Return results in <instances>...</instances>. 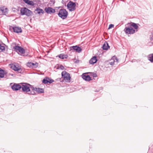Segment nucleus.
<instances>
[{"label": "nucleus", "instance_id": "1", "mask_svg": "<svg viewBox=\"0 0 153 153\" xmlns=\"http://www.w3.org/2000/svg\"><path fill=\"white\" fill-rule=\"evenodd\" d=\"M20 12L22 15H25L27 16H32L33 14L32 12L26 7L22 8Z\"/></svg>", "mask_w": 153, "mask_h": 153}, {"label": "nucleus", "instance_id": "2", "mask_svg": "<svg viewBox=\"0 0 153 153\" xmlns=\"http://www.w3.org/2000/svg\"><path fill=\"white\" fill-rule=\"evenodd\" d=\"M124 31L126 34H133L135 32V30L131 27L128 23L127 24Z\"/></svg>", "mask_w": 153, "mask_h": 153}, {"label": "nucleus", "instance_id": "3", "mask_svg": "<svg viewBox=\"0 0 153 153\" xmlns=\"http://www.w3.org/2000/svg\"><path fill=\"white\" fill-rule=\"evenodd\" d=\"M58 16L63 19H65L68 16V12L65 9H62L59 10L58 13Z\"/></svg>", "mask_w": 153, "mask_h": 153}, {"label": "nucleus", "instance_id": "4", "mask_svg": "<svg viewBox=\"0 0 153 153\" xmlns=\"http://www.w3.org/2000/svg\"><path fill=\"white\" fill-rule=\"evenodd\" d=\"M62 76L64 79L67 82H69L71 78L70 74L65 71H63L62 72Z\"/></svg>", "mask_w": 153, "mask_h": 153}, {"label": "nucleus", "instance_id": "5", "mask_svg": "<svg viewBox=\"0 0 153 153\" xmlns=\"http://www.w3.org/2000/svg\"><path fill=\"white\" fill-rule=\"evenodd\" d=\"M76 6V4L71 1H69L67 5L68 9L70 11H71L75 10Z\"/></svg>", "mask_w": 153, "mask_h": 153}, {"label": "nucleus", "instance_id": "6", "mask_svg": "<svg viewBox=\"0 0 153 153\" xmlns=\"http://www.w3.org/2000/svg\"><path fill=\"white\" fill-rule=\"evenodd\" d=\"M21 84V88L22 90L24 92H28L30 91V89L29 86H30L29 84H27L26 83H20Z\"/></svg>", "mask_w": 153, "mask_h": 153}, {"label": "nucleus", "instance_id": "7", "mask_svg": "<svg viewBox=\"0 0 153 153\" xmlns=\"http://www.w3.org/2000/svg\"><path fill=\"white\" fill-rule=\"evenodd\" d=\"M13 48L15 51L19 52L22 54H24L25 53V50L21 47L18 46H15L13 47Z\"/></svg>", "mask_w": 153, "mask_h": 153}, {"label": "nucleus", "instance_id": "8", "mask_svg": "<svg viewBox=\"0 0 153 153\" xmlns=\"http://www.w3.org/2000/svg\"><path fill=\"white\" fill-rule=\"evenodd\" d=\"M21 85L19 84L14 83L13 85L11 86V88L14 91H17L21 88Z\"/></svg>", "mask_w": 153, "mask_h": 153}, {"label": "nucleus", "instance_id": "9", "mask_svg": "<svg viewBox=\"0 0 153 153\" xmlns=\"http://www.w3.org/2000/svg\"><path fill=\"white\" fill-rule=\"evenodd\" d=\"M11 68L15 71H18L19 73H21L22 70L19 67H17L15 65L13 64H11Z\"/></svg>", "mask_w": 153, "mask_h": 153}, {"label": "nucleus", "instance_id": "10", "mask_svg": "<svg viewBox=\"0 0 153 153\" xmlns=\"http://www.w3.org/2000/svg\"><path fill=\"white\" fill-rule=\"evenodd\" d=\"M45 10L46 13L48 14H51L55 12V10L51 7H46L45 9Z\"/></svg>", "mask_w": 153, "mask_h": 153}, {"label": "nucleus", "instance_id": "11", "mask_svg": "<svg viewBox=\"0 0 153 153\" xmlns=\"http://www.w3.org/2000/svg\"><path fill=\"white\" fill-rule=\"evenodd\" d=\"M12 28V29L13 30V31L17 33H20L22 32V29L20 27H11Z\"/></svg>", "mask_w": 153, "mask_h": 153}, {"label": "nucleus", "instance_id": "12", "mask_svg": "<svg viewBox=\"0 0 153 153\" xmlns=\"http://www.w3.org/2000/svg\"><path fill=\"white\" fill-rule=\"evenodd\" d=\"M71 49L75 50L76 52L78 53H80L82 51V49L80 47H78L77 45L71 47Z\"/></svg>", "mask_w": 153, "mask_h": 153}, {"label": "nucleus", "instance_id": "13", "mask_svg": "<svg viewBox=\"0 0 153 153\" xmlns=\"http://www.w3.org/2000/svg\"><path fill=\"white\" fill-rule=\"evenodd\" d=\"M97 61V57L96 56H93L92 58L89 61V63L91 64H94L96 63Z\"/></svg>", "mask_w": 153, "mask_h": 153}, {"label": "nucleus", "instance_id": "14", "mask_svg": "<svg viewBox=\"0 0 153 153\" xmlns=\"http://www.w3.org/2000/svg\"><path fill=\"white\" fill-rule=\"evenodd\" d=\"M23 1L25 4L31 6H34L35 4L33 1H32L30 0H23Z\"/></svg>", "mask_w": 153, "mask_h": 153}, {"label": "nucleus", "instance_id": "15", "mask_svg": "<svg viewBox=\"0 0 153 153\" xmlns=\"http://www.w3.org/2000/svg\"><path fill=\"white\" fill-rule=\"evenodd\" d=\"M35 12L36 14H40L41 13L43 14L44 13V12L42 9H40L39 7H37L35 10Z\"/></svg>", "mask_w": 153, "mask_h": 153}, {"label": "nucleus", "instance_id": "16", "mask_svg": "<svg viewBox=\"0 0 153 153\" xmlns=\"http://www.w3.org/2000/svg\"><path fill=\"white\" fill-rule=\"evenodd\" d=\"M115 60L117 61H118V59L117 57L115 56H113L112 57L110 61L109 62V64L112 65H114Z\"/></svg>", "mask_w": 153, "mask_h": 153}, {"label": "nucleus", "instance_id": "17", "mask_svg": "<svg viewBox=\"0 0 153 153\" xmlns=\"http://www.w3.org/2000/svg\"><path fill=\"white\" fill-rule=\"evenodd\" d=\"M110 47L107 42H105L103 45L102 47V49L104 50H107Z\"/></svg>", "mask_w": 153, "mask_h": 153}, {"label": "nucleus", "instance_id": "18", "mask_svg": "<svg viewBox=\"0 0 153 153\" xmlns=\"http://www.w3.org/2000/svg\"><path fill=\"white\" fill-rule=\"evenodd\" d=\"M82 78L86 81H90L91 80V78L89 75H83L82 76Z\"/></svg>", "mask_w": 153, "mask_h": 153}, {"label": "nucleus", "instance_id": "19", "mask_svg": "<svg viewBox=\"0 0 153 153\" xmlns=\"http://www.w3.org/2000/svg\"><path fill=\"white\" fill-rule=\"evenodd\" d=\"M128 24L131 27H133L135 29H137L138 28V26L136 23L134 22H131L130 23H129Z\"/></svg>", "mask_w": 153, "mask_h": 153}, {"label": "nucleus", "instance_id": "20", "mask_svg": "<svg viewBox=\"0 0 153 153\" xmlns=\"http://www.w3.org/2000/svg\"><path fill=\"white\" fill-rule=\"evenodd\" d=\"M30 86V89H31V90H32L33 91H31L30 92V93H29V94L31 95H34L36 94L35 92L34 91H36V89H35L37 88H34L31 85Z\"/></svg>", "mask_w": 153, "mask_h": 153}, {"label": "nucleus", "instance_id": "21", "mask_svg": "<svg viewBox=\"0 0 153 153\" xmlns=\"http://www.w3.org/2000/svg\"><path fill=\"white\" fill-rule=\"evenodd\" d=\"M148 59L152 63H153V53L149 54L148 56Z\"/></svg>", "mask_w": 153, "mask_h": 153}, {"label": "nucleus", "instance_id": "22", "mask_svg": "<svg viewBox=\"0 0 153 153\" xmlns=\"http://www.w3.org/2000/svg\"><path fill=\"white\" fill-rule=\"evenodd\" d=\"M6 45L4 44H0V52H3L5 50V46Z\"/></svg>", "mask_w": 153, "mask_h": 153}, {"label": "nucleus", "instance_id": "23", "mask_svg": "<svg viewBox=\"0 0 153 153\" xmlns=\"http://www.w3.org/2000/svg\"><path fill=\"white\" fill-rule=\"evenodd\" d=\"M5 73L4 71L0 68V79L4 77Z\"/></svg>", "mask_w": 153, "mask_h": 153}, {"label": "nucleus", "instance_id": "24", "mask_svg": "<svg viewBox=\"0 0 153 153\" xmlns=\"http://www.w3.org/2000/svg\"><path fill=\"white\" fill-rule=\"evenodd\" d=\"M0 10L4 14L7 13L8 11V9L7 8H4V7L0 8Z\"/></svg>", "mask_w": 153, "mask_h": 153}, {"label": "nucleus", "instance_id": "25", "mask_svg": "<svg viewBox=\"0 0 153 153\" xmlns=\"http://www.w3.org/2000/svg\"><path fill=\"white\" fill-rule=\"evenodd\" d=\"M61 59H64V58H67L68 56L67 55H64L63 54H60L58 56Z\"/></svg>", "mask_w": 153, "mask_h": 153}, {"label": "nucleus", "instance_id": "26", "mask_svg": "<svg viewBox=\"0 0 153 153\" xmlns=\"http://www.w3.org/2000/svg\"><path fill=\"white\" fill-rule=\"evenodd\" d=\"M36 89V92L38 93H44V90L43 89L40 88H37L35 89Z\"/></svg>", "mask_w": 153, "mask_h": 153}, {"label": "nucleus", "instance_id": "27", "mask_svg": "<svg viewBox=\"0 0 153 153\" xmlns=\"http://www.w3.org/2000/svg\"><path fill=\"white\" fill-rule=\"evenodd\" d=\"M32 68H36L38 67V63L37 62H36L35 63H32Z\"/></svg>", "mask_w": 153, "mask_h": 153}, {"label": "nucleus", "instance_id": "28", "mask_svg": "<svg viewBox=\"0 0 153 153\" xmlns=\"http://www.w3.org/2000/svg\"><path fill=\"white\" fill-rule=\"evenodd\" d=\"M46 78H48V77H45V78L44 79L42 80L43 83L45 84L48 83V79H46Z\"/></svg>", "mask_w": 153, "mask_h": 153}, {"label": "nucleus", "instance_id": "29", "mask_svg": "<svg viewBox=\"0 0 153 153\" xmlns=\"http://www.w3.org/2000/svg\"><path fill=\"white\" fill-rule=\"evenodd\" d=\"M60 69L61 70H63L64 69V67L62 65H61L60 66H58L57 67V69Z\"/></svg>", "mask_w": 153, "mask_h": 153}, {"label": "nucleus", "instance_id": "30", "mask_svg": "<svg viewBox=\"0 0 153 153\" xmlns=\"http://www.w3.org/2000/svg\"><path fill=\"white\" fill-rule=\"evenodd\" d=\"M32 62H28L27 63V65L29 67L32 68Z\"/></svg>", "mask_w": 153, "mask_h": 153}, {"label": "nucleus", "instance_id": "31", "mask_svg": "<svg viewBox=\"0 0 153 153\" xmlns=\"http://www.w3.org/2000/svg\"><path fill=\"white\" fill-rule=\"evenodd\" d=\"M46 79H48V83L50 84L52 83L54 81L53 79H51L49 78H46Z\"/></svg>", "mask_w": 153, "mask_h": 153}, {"label": "nucleus", "instance_id": "32", "mask_svg": "<svg viewBox=\"0 0 153 153\" xmlns=\"http://www.w3.org/2000/svg\"><path fill=\"white\" fill-rule=\"evenodd\" d=\"M150 39L151 42L153 43V33L151 34L150 36Z\"/></svg>", "mask_w": 153, "mask_h": 153}, {"label": "nucleus", "instance_id": "33", "mask_svg": "<svg viewBox=\"0 0 153 153\" xmlns=\"http://www.w3.org/2000/svg\"><path fill=\"white\" fill-rule=\"evenodd\" d=\"M12 10L14 12H16L18 11V10L17 9H16L14 7H13L12 8Z\"/></svg>", "mask_w": 153, "mask_h": 153}, {"label": "nucleus", "instance_id": "34", "mask_svg": "<svg viewBox=\"0 0 153 153\" xmlns=\"http://www.w3.org/2000/svg\"><path fill=\"white\" fill-rule=\"evenodd\" d=\"M114 27V25L111 24L109 25L108 29H110L112 27Z\"/></svg>", "mask_w": 153, "mask_h": 153}, {"label": "nucleus", "instance_id": "35", "mask_svg": "<svg viewBox=\"0 0 153 153\" xmlns=\"http://www.w3.org/2000/svg\"><path fill=\"white\" fill-rule=\"evenodd\" d=\"M51 1L53 3V4H54L55 3V1L54 0H51Z\"/></svg>", "mask_w": 153, "mask_h": 153}, {"label": "nucleus", "instance_id": "36", "mask_svg": "<svg viewBox=\"0 0 153 153\" xmlns=\"http://www.w3.org/2000/svg\"><path fill=\"white\" fill-rule=\"evenodd\" d=\"M79 62V60H78L76 61V62H75V63H77V62Z\"/></svg>", "mask_w": 153, "mask_h": 153}]
</instances>
